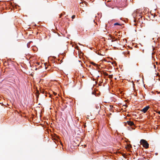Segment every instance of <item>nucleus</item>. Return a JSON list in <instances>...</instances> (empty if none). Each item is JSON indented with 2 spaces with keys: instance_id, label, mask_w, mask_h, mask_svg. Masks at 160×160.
<instances>
[{
  "instance_id": "nucleus-1",
  "label": "nucleus",
  "mask_w": 160,
  "mask_h": 160,
  "mask_svg": "<svg viewBox=\"0 0 160 160\" xmlns=\"http://www.w3.org/2000/svg\"><path fill=\"white\" fill-rule=\"evenodd\" d=\"M140 143L142 145L143 147L146 148H148L149 144L144 139L141 140Z\"/></svg>"
},
{
  "instance_id": "nucleus-2",
  "label": "nucleus",
  "mask_w": 160,
  "mask_h": 160,
  "mask_svg": "<svg viewBox=\"0 0 160 160\" xmlns=\"http://www.w3.org/2000/svg\"><path fill=\"white\" fill-rule=\"evenodd\" d=\"M149 108V106H147L142 109L141 111L143 112L144 113H145L148 110Z\"/></svg>"
},
{
  "instance_id": "nucleus-3",
  "label": "nucleus",
  "mask_w": 160,
  "mask_h": 160,
  "mask_svg": "<svg viewBox=\"0 0 160 160\" xmlns=\"http://www.w3.org/2000/svg\"><path fill=\"white\" fill-rule=\"evenodd\" d=\"M129 124L131 126V128L132 129H135V126L134 123L132 122H129Z\"/></svg>"
},
{
  "instance_id": "nucleus-4",
  "label": "nucleus",
  "mask_w": 160,
  "mask_h": 160,
  "mask_svg": "<svg viewBox=\"0 0 160 160\" xmlns=\"http://www.w3.org/2000/svg\"><path fill=\"white\" fill-rule=\"evenodd\" d=\"M136 12H134V13H133V14H132L133 16V17H134V22H136V20L137 19V18H135L134 17H135V15H136Z\"/></svg>"
},
{
  "instance_id": "nucleus-5",
  "label": "nucleus",
  "mask_w": 160,
  "mask_h": 160,
  "mask_svg": "<svg viewBox=\"0 0 160 160\" xmlns=\"http://www.w3.org/2000/svg\"><path fill=\"white\" fill-rule=\"evenodd\" d=\"M120 24L118 22L115 23L114 24V25H119Z\"/></svg>"
},
{
  "instance_id": "nucleus-6",
  "label": "nucleus",
  "mask_w": 160,
  "mask_h": 160,
  "mask_svg": "<svg viewBox=\"0 0 160 160\" xmlns=\"http://www.w3.org/2000/svg\"><path fill=\"white\" fill-rule=\"evenodd\" d=\"M92 65H94V66H97V64L95 63H94V62H92Z\"/></svg>"
},
{
  "instance_id": "nucleus-7",
  "label": "nucleus",
  "mask_w": 160,
  "mask_h": 160,
  "mask_svg": "<svg viewBox=\"0 0 160 160\" xmlns=\"http://www.w3.org/2000/svg\"><path fill=\"white\" fill-rule=\"evenodd\" d=\"M92 94H93V95H96V92H92Z\"/></svg>"
},
{
  "instance_id": "nucleus-8",
  "label": "nucleus",
  "mask_w": 160,
  "mask_h": 160,
  "mask_svg": "<svg viewBox=\"0 0 160 160\" xmlns=\"http://www.w3.org/2000/svg\"><path fill=\"white\" fill-rule=\"evenodd\" d=\"M75 15H73L72 17V19H73L74 18H75Z\"/></svg>"
},
{
  "instance_id": "nucleus-9",
  "label": "nucleus",
  "mask_w": 160,
  "mask_h": 160,
  "mask_svg": "<svg viewBox=\"0 0 160 160\" xmlns=\"http://www.w3.org/2000/svg\"><path fill=\"white\" fill-rule=\"evenodd\" d=\"M27 47H28V48H29L30 47L29 44L28 43L27 44Z\"/></svg>"
},
{
  "instance_id": "nucleus-10",
  "label": "nucleus",
  "mask_w": 160,
  "mask_h": 160,
  "mask_svg": "<svg viewBox=\"0 0 160 160\" xmlns=\"http://www.w3.org/2000/svg\"><path fill=\"white\" fill-rule=\"evenodd\" d=\"M117 39H116L114 40H112V42H113L114 41H117Z\"/></svg>"
},
{
  "instance_id": "nucleus-11",
  "label": "nucleus",
  "mask_w": 160,
  "mask_h": 160,
  "mask_svg": "<svg viewBox=\"0 0 160 160\" xmlns=\"http://www.w3.org/2000/svg\"><path fill=\"white\" fill-rule=\"evenodd\" d=\"M158 113L159 114H160V111H159L158 112Z\"/></svg>"
},
{
  "instance_id": "nucleus-12",
  "label": "nucleus",
  "mask_w": 160,
  "mask_h": 160,
  "mask_svg": "<svg viewBox=\"0 0 160 160\" xmlns=\"http://www.w3.org/2000/svg\"><path fill=\"white\" fill-rule=\"evenodd\" d=\"M80 4H81V6H82V4H83L82 3H80Z\"/></svg>"
},
{
  "instance_id": "nucleus-13",
  "label": "nucleus",
  "mask_w": 160,
  "mask_h": 160,
  "mask_svg": "<svg viewBox=\"0 0 160 160\" xmlns=\"http://www.w3.org/2000/svg\"><path fill=\"white\" fill-rule=\"evenodd\" d=\"M153 66H154V68H155V65H153Z\"/></svg>"
},
{
  "instance_id": "nucleus-14",
  "label": "nucleus",
  "mask_w": 160,
  "mask_h": 160,
  "mask_svg": "<svg viewBox=\"0 0 160 160\" xmlns=\"http://www.w3.org/2000/svg\"><path fill=\"white\" fill-rule=\"evenodd\" d=\"M46 130H49V129H46Z\"/></svg>"
},
{
  "instance_id": "nucleus-15",
  "label": "nucleus",
  "mask_w": 160,
  "mask_h": 160,
  "mask_svg": "<svg viewBox=\"0 0 160 160\" xmlns=\"http://www.w3.org/2000/svg\"><path fill=\"white\" fill-rule=\"evenodd\" d=\"M61 16H60L59 18H61Z\"/></svg>"
}]
</instances>
